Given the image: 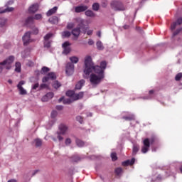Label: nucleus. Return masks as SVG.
I'll list each match as a JSON object with an SVG mask.
<instances>
[{
    "label": "nucleus",
    "instance_id": "nucleus-21",
    "mask_svg": "<svg viewBox=\"0 0 182 182\" xmlns=\"http://www.w3.org/2000/svg\"><path fill=\"white\" fill-rule=\"evenodd\" d=\"M75 22L78 24L80 28L85 25V20L80 17L75 18Z\"/></svg>",
    "mask_w": 182,
    "mask_h": 182
},
{
    "label": "nucleus",
    "instance_id": "nucleus-39",
    "mask_svg": "<svg viewBox=\"0 0 182 182\" xmlns=\"http://www.w3.org/2000/svg\"><path fill=\"white\" fill-rule=\"evenodd\" d=\"M52 36H53V34L52 33L46 34L44 36V41H49L52 38Z\"/></svg>",
    "mask_w": 182,
    "mask_h": 182
},
{
    "label": "nucleus",
    "instance_id": "nucleus-54",
    "mask_svg": "<svg viewBox=\"0 0 182 182\" xmlns=\"http://www.w3.org/2000/svg\"><path fill=\"white\" fill-rule=\"evenodd\" d=\"M48 88V85L46 84H41L40 85V90H42V89H46Z\"/></svg>",
    "mask_w": 182,
    "mask_h": 182
},
{
    "label": "nucleus",
    "instance_id": "nucleus-2",
    "mask_svg": "<svg viewBox=\"0 0 182 182\" xmlns=\"http://www.w3.org/2000/svg\"><path fill=\"white\" fill-rule=\"evenodd\" d=\"M156 140L157 139L156 136H153L151 138H146L143 140V146L141 147V151L144 154H146L147 151H149L150 149V146L156 143Z\"/></svg>",
    "mask_w": 182,
    "mask_h": 182
},
{
    "label": "nucleus",
    "instance_id": "nucleus-45",
    "mask_svg": "<svg viewBox=\"0 0 182 182\" xmlns=\"http://www.w3.org/2000/svg\"><path fill=\"white\" fill-rule=\"evenodd\" d=\"M6 19H3L1 21H0V28H4V26H5V25H6Z\"/></svg>",
    "mask_w": 182,
    "mask_h": 182
},
{
    "label": "nucleus",
    "instance_id": "nucleus-52",
    "mask_svg": "<svg viewBox=\"0 0 182 182\" xmlns=\"http://www.w3.org/2000/svg\"><path fill=\"white\" fill-rule=\"evenodd\" d=\"M72 159L73 161H79V160H80V157H79L78 156H73Z\"/></svg>",
    "mask_w": 182,
    "mask_h": 182
},
{
    "label": "nucleus",
    "instance_id": "nucleus-13",
    "mask_svg": "<svg viewBox=\"0 0 182 182\" xmlns=\"http://www.w3.org/2000/svg\"><path fill=\"white\" fill-rule=\"evenodd\" d=\"M55 96V94L53 92H48L46 94V95H44L42 98L41 100L42 102H48L50 100Z\"/></svg>",
    "mask_w": 182,
    "mask_h": 182
},
{
    "label": "nucleus",
    "instance_id": "nucleus-24",
    "mask_svg": "<svg viewBox=\"0 0 182 182\" xmlns=\"http://www.w3.org/2000/svg\"><path fill=\"white\" fill-rule=\"evenodd\" d=\"M48 21L50 23H52L53 25H55L59 22V18L58 16H53L48 19Z\"/></svg>",
    "mask_w": 182,
    "mask_h": 182
},
{
    "label": "nucleus",
    "instance_id": "nucleus-56",
    "mask_svg": "<svg viewBox=\"0 0 182 182\" xmlns=\"http://www.w3.org/2000/svg\"><path fill=\"white\" fill-rule=\"evenodd\" d=\"M38 87H39V83H36V84H34L33 86V89L34 90H36V89H38Z\"/></svg>",
    "mask_w": 182,
    "mask_h": 182
},
{
    "label": "nucleus",
    "instance_id": "nucleus-33",
    "mask_svg": "<svg viewBox=\"0 0 182 182\" xmlns=\"http://www.w3.org/2000/svg\"><path fill=\"white\" fill-rule=\"evenodd\" d=\"M122 119H124V120L132 122V120H134V116L130 115V116L123 117Z\"/></svg>",
    "mask_w": 182,
    "mask_h": 182
},
{
    "label": "nucleus",
    "instance_id": "nucleus-34",
    "mask_svg": "<svg viewBox=\"0 0 182 182\" xmlns=\"http://www.w3.org/2000/svg\"><path fill=\"white\" fill-rule=\"evenodd\" d=\"M76 144L78 146V147H83L85 146V142L80 139H77Z\"/></svg>",
    "mask_w": 182,
    "mask_h": 182
},
{
    "label": "nucleus",
    "instance_id": "nucleus-11",
    "mask_svg": "<svg viewBox=\"0 0 182 182\" xmlns=\"http://www.w3.org/2000/svg\"><path fill=\"white\" fill-rule=\"evenodd\" d=\"M88 8L87 6H78L75 8V12H76V14H80V12L87 11Z\"/></svg>",
    "mask_w": 182,
    "mask_h": 182
},
{
    "label": "nucleus",
    "instance_id": "nucleus-29",
    "mask_svg": "<svg viewBox=\"0 0 182 182\" xmlns=\"http://www.w3.org/2000/svg\"><path fill=\"white\" fill-rule=\"evenodd\" d=\"M96 46L98 50H103L105 49V47H103V43H102L101 41H97Z\"/></svg>",
    "mask_w": 182,
    "mask_h": 182
},
{
    "label": "nucleus",
    "instance_id": "nucleus-62",
    "mask_svg": "<svg viewBox=\"0 0 182 182\" xmlns=\"http://www.w3.org/2000/svg\"><path fill=\"white\" fill-rule=\"evenodd\" d=\"M97 36H98L99 38H100V37L102 36V33H101L100 31H98V32L97 33Z\"/></svg>",
    "mask_w": 182,
    "mask_h": 182
},
{
    "label": "nucleus",
    "instance_id": "nucleus-35",
    "mask_svg": "<svg viewBox=\"0 0 182 182\" xmlns=\"http://www.w3.org/2000/svg\"><path fill=\"white\" fill-rule=\"evenodd\" d=\"M49 70H50V69H49V68L43 67L42 69H41V74L45 75L46 73H48V72H49Z\"/></svg>",
    "mask_w": 182,
    "mask_h": 182
},
{
    "label": "nucleus",
    "instance_id": "nucleus-46",
    "mask_svg": "<svg viewBox=\"0 0 182 182\" xmlns=\"http://www.w3.org/2000/svg\"><path fill=\"white\" fill-rule=\"evenodd\" d=\"M65 144L66 146H70V144H72V139H70V138H67L65 139Z\"/></svg>",
    "mask_w": 182,
    "mask_h": 182
},
{
    "label": "nucleus",
    "instance_id": "nucleus-48",
    "mask_svg": "<svg viewBox=\"0 0 182 182\" xmlns=\"http://www.w3.org/2000/svg\"><path fill=\"white\" fill-rule=\"evenodd\" d=\"M181 31H182V28H178L175 32H173V36H177V35H178V33H180Z\"/></svg>",
    "mask_w": 182,
    "mask_h": 182
},
{
    "label": "nucleus",
    "instance_id": "nucleus-40",
    "mask_svg": "<svg viewBox=\"0 0 182 182\" xmlns=\"http://www.w3.org/2000/svg\"><path fill=\"white\" fill-rule=\"evenodd\" d=\"M107 66V63H106V61H102L100 63V68H102V70H105Z\"/></svg>",
    "mask_w": 182,
    "mask_h": 182
},
{
    "label": "nucleus",
    "instance_id": "nucleus-37",
    "mask_svg": "<svg viewBox=\"0 0 182 182\" xmlns=\"http://www.w3.org/2000/svg\"><path fill=\"white\" fill-rule=\"evenodd\" d=\"M99 8H100V6L99 5L98 3H94L92 4V9H93V11H99Z\"/></svg>",
    "mask_w": 182,
    "mask_h": 182
},
{
    "label": "nucleus",
    "instance_id": "nucleus-19",
    "mask_svg": "<svg viewBox=\"0 0 182 182\" xmlns=\"http://www.w3.org/2000/svg\"><path fill=\"white\" fill-rule=\"evenodd\" d=\"M85 83H86V81H85V80H80L76 84L75 89L77 90H80V89H82V87H83V86H85Z\"/></svg>",
    "mask_w": 182,
    "mask_h": 182
},
{
    "label": "nucleus",
    "instance_id": "nucleus-41",
    "mask_svg": "<svg viewBox=\"0 0 182 182\" xmlns=\"http://www.w3.org/2000/svg\"><path fill=\"white\" fill-rule=\"evenodd\" d=\"M14 9L13 7H7L4 10H3V11H1V13L5 14L6 12H12V11H14Z\"/></svg>",
    "mask_w": 182,
    "mask_h": 182
},
{
    "label": "nucleus",
    "instance_id": "nucleus-26",
    "mask_svg": "<svg viewBox=\"0 0 182 182\" xmlns=\"http://www.w3.org/2000/svg\"><path fill=\"white\" fill-rule=\"evenodd\" d=\"M15 72H17V73H21V65L20 62H16L15 64Z\"/></svg>",
    "mask_w": 182,
    "mask_h": 182
},
{
    "label": "nucleus",
    "instance_id": "nucleus-22",
    "mask_svg": "<svg viewBox=\"0 0 182 182\" xmlns=\"http://www.w3.org/2000/svg\"><path fill=\"white\" fill-rule=\"evenodd\" d=\"M85 93L83 92H80L77 94H75L73 95L74 100H79L80 99H82Z\"/></svg>",
    "mask_w": 182,
    "mask_h": 182
},
{
    "label": "nucleus",
    "instance_id": "nucleus-49",
    "mask_svg": "<svg viewBox=\"0 0 182 182\" xmlns=\"http://www.w3.org/2000/svg\"><path fill=\"white\" fill-rule=\"evenodd\" d=\"M75 27V23H68L67 25V29H73Z\"/></svg>",
    "mask_w": 182,
    "mask_h": 182
},
{
    "label": "nucleus",
    "instance_id": "nucleus-31",
    "mask_svg": "<svg viewBox=\"0 0 182 182\" xmlns=\"http://www.w3.org/2000/svg\"><path fill=\"white\" fill-rule=\"evenodd\" d=\"M63 35V38H70V36L72 35V33H70V31H63L62 33Z\"/></svg>",
    "mask_w": 182,
    "mask_h": 182
},
{
    "label": "nucleus",
    "instance_id": "nucleus-57",
    "mask_svg": "<svg viewBox=\"0 0 182 182\" xmlns=\"http://www.w3.org/2000/svg\"><path fill=\"white\" fill-rule=\"evenodd\" d=\"M87 35H88L89 36H90L91 35H93V30H88L87 31Z\"/></svg>",
    "mask_w": 182,
    "mask_h": 182
},
{
    "label": "nucleus",
    "instance_id": "nucleus-53",
    "mask_svg": "<svg viewBox=\"0 0 182 182\" xmlns=\"http://www.w3.org/2000/svg\"><path fill=\"white\" fill-rule=\"evenodd\" d=\"M58 134V136L57 138L58 139L59 141H62V140H63V136H60V132H57Z\"/></svg>",
    "mask_w": 182,
    "mask_h": 182
},
{
    "label": "nucleus",
    "instance_id": "nucleus-7",
    "mask_svg": "<svg viewBox=\"0 0 182 182\" xmlns=\"http://www.w3.org/2000/svg\"><path fill=\"white\" fill-rule=\"evenodd\" d=\"M56 79V74L55 73H49L47 76H45L42 79L43 83H46L48 80H55Z\"/></svg>",
    "mask_w": 182,
    "mask_h": 182
},
{
    "label": "nucleus",
    "instance_id": "nucleus-50",
    "mask_svg": "<svg viewBox=\"0 0 182 182\" xmlns=\"http://www.w3.org/2000/svg\"><path fill=\"white\" fill-rule=\"evenodd\" d=\"M76 120L79 122V123H80L81 124L82 123H83V117H82V116H77L76 117Z\"/></svg>",
    "mask_w": 182,
    "mask_h": 182
},
{
    "label": "nucleus",
    "instance_id": "nucleus-63",
    "mask_svg": "<svg viewBox=\"0 0 182 182\" xmlns=\"http://www.w3.org/2000/svg\"><path fill=\"white\" fill-rule=\"evenodd\" d=\"M129 28H130V26L129 25L124 26V29H129Z\"/></svg>",
    "mask_w": 182,
    "mask_h": 182
},
{
    "label": "nucleus",
    "instance_id": "nucleus-59",
    "mask_svg": "<svg viewBox=\"0 0 182 182\" xmlns=\"http://www.w3.org/2000/svg\"><path fill=\"white\" fill-rule=\"evenodd\" d=\"M57 110H62L63 109V106L62 105H58L56 106Z\"/></svg>",
    "mask_w": 182,
    "mask_h": 182
},
{
    "label": "nucleus",
    "instance_id": "nucleus-4",
    "mask_svg": "<svg viewBox=\"0 0 182 182\" xmlns=\"http://www.w3.org/2000/svg\"><path fill=\"white\" fill-rule=\"evenodd\" d=\"M111 6L114 11H125L126 7L122 1H114L111 4Z\"/></svg>",
    "mask_w": 182,
    "mask_h": 182
},
{
    "label": "nucleus",
    "instance_id": "nucleus-58",
    "mask_svg": "<svg viewBox=\"0 0 182 182\" xmlns=\"http://www.w3.org/2000/svg\"><path fill=\"white\" fill-rule=\"evenodd\" d=\"M102 8H106L107 6V1H103L102 3Z\"/></svg>",
    "mask_w": 182,
    "mask_h": 182
},
{
    "label": "nucleus",
    "instance_id": "nucleus-44",
    "mask_svg": "<svg viewBox=\"0 0 182 182\" xmlns=\"http://www.w3.org/2000/svg\"><path fill=\"white\" fill-rule=\"evenodd\" d=\"M111 157H112V161H116V160H117V155L114 152L111 154Z\"/></svg>",
    "mask_w": 182,
    "mask_h": 182
},
{
    "label": "nucleus",
    "instance_id": "nucleus-23",
    "mask_svg": "<svg viewBox=\"0 0 182 182\" xmlns=\"http://www.w3.org/2000/svg\"><path fill=\"white\" fill-rule=\"evenodd\" d=\"M56 11H58V6H54L53 9H50L46 15L47 16H52V15H53V14H56Z\"/></svg>",
    "mask_w": 182,
    "mask_h": 182
},
{
    "label": "nucleus",
    "instance_id": "nucleus-5",
    "mask_svg": "<svg viewBox=\"0 0 182 182\" xmlns=\"http://www.w3.org/2000/svg\"><path fill=\"white\" fill-rule=\"evenodd\" d=\"M75 72V65L72 63H68L65 65V73L68 76H72V74Z\"/></svg>",
    "mask_w": 182,
    "mask_h": 182
},
{
    "label": "nucleus",
    "instance_id": "nucleus-51",
    "mask_svg": "<svg viewBox=\"0 0 182 182\" xmlns=\"http://www.w3.org/2000/svg\"><path fill=\"white\" fill-rule=\"evenodd\" d=\"M56 116H58V112L52 111V112H51L52 119H55V117H56Z\"/></svg>",
    "mask_w": 182,
    "mask_h": 182
},
{
    "label": "nucleus",
    "instance_id": "nucleus-47",
    "mask_svg": "<svg viewBox=\"0 0 182 182\" xmlns=\"http://www.w3.org/2000/svg\"><path fill=\"white\" fill-rule=\"evenodd\" d=\"M44 48H50V41H45V42H44Z\"/></svg>",
    "mask_w": 182,
    "mask_h": 182
},
{
    "label": "nucleus",
    "instance_id": "nucleus-12",
    "mask_svg": "<svg viewBox=\"0 0 182 182\" xmlns=\"http://www.w3.org/2000/svg\"><path fill=\"white\" fill-rule=\"evenodd\" d=\"M33 23H35L33 16H28L24 21L25 26H31V25H33Z\"/></svg>",
    "mask_w": 182,
    "mask_h": 182
},
{
    "label": "nucleus",
    "instance_id": "nucleus-17",
    "mask_svg": "<svg viewBox=\"0 0 182 182\" xmlns=\"http://www.w3.org/2000/svg\"><path fill=\"white\" fill-rule=\"evenodd\" d=\"M134 161H136V159L132 158V160H127L122 162V166H124V167H127V166H133L134 164Z\"/></svg>",
    "mask_w": 182,
    "mask_h": 182
},
{
    "label": "nucleus",
    "instance_id": "nucleus-1",
    "mask_svg": "<svg viewBox=\"0 0 182 182\" xmlns=\"http://www.w3.org/2000/svg\"><path fill=\"white\" fill-rule=\"evenodd\" d=\"M92 72H95L97 75H102V76H105V70L99 65L95 66L93 61H92V57L88 55L86 56L85 59L84 73L89 75Z\"/></svg>",
    "mask_w": 182,
    "mask_h": 182
},
{
    "label": "nucleus",
    "instance_id": "nucleus-25",
    "mask_svg": "<svg viewBox=\"0 0 182 182\" xmlns=\"http://www.w3.org/2000/svg\"><path fill=\"white\" fill-rule=\"evenodd\" d=\"M85 15L90 18H95L96 16V14L91 10H87L85 11Z\"/></svg>",
    "mask_w": 182,
    "mask_h": 182
},
{
    "label": "nucleus",
    "instance_id": "nucleus-28",
    "mask_svg": "<svg viewBox=\"0 0 182 182\" xmlns=\"http://www.w3.org/2000/svg\"><path fill=\"white\" fill-rule=\"evenodd\" d=\"M139 149L140 148L139 147L138 145H134L133 149H132V154L134 156H136L137 154V152L139 151Z\"/></svg>",
    "mask_w": 182,
    "mask_h": 182
},
{
    "label": "nucleus",
    "instance_id": "nucleus-15",
    "mask_svg": "<svg viewBox=\"0 0 182 182\" xmlns=\"http://www.w3.org/2000/svg\"><path fill=\"white\" fill-rule=\"evenodd\" d=\"M68 129L69 128L68 127V126L65 125L64 124H61L59 126L60 134H66V132H68Z\"/></svg>",
    "mask_w": 182,
    "mask_h": 182
},
{
    "label": "nucleus",
    "instance_id": "nucleus-16",
    "mask_svg": "<svg viewBox=\"0 0 182 182\" xmlns=\"http://www.w3.org/2000/svg\"><path fill=\"white\" fill-rule=\"evenodd\" d=\"M182 24V18H179L177 19L176 22H173L171 26V31H174L176 28L177 27V25H181Z\"/></svg>",
    "mask_w": 182,
    "mask_h": 182
},
{
    "label": "nucleus",
    "instance_id": "nucleus-61",
    "mask_svg": "<svg viewBox=\"0 0 182 182\" xmlns=\"http://www.w3.org/2000/svg\"><path fill=\"white\" fill-rule=\"evenodd\" d=\"M149 96H151V95H154V90H149Z\"/></svg>",
    "mask_w": 182,
    "mask_h": 182
},
{
    "label": "nucleus",
    "instance_id": "nucleus-10",
    "mask_svg": "<svg viewBox=\"0 0 182 182\" xmlns=\"http://www.w3.org/2000/svg\"><path fill=\"white\" fill-rule=\"evenodd\" d=\"M14 60H15V57L14 55L9 56L7 59L4 60L3 62L0 63L1 66H5V65H11Z\"/></svg>",
    "mask_w": 182,
    "mask_h": 182
},
{
    "label": "nucleus",
    "instance_id": "nucleus-36",
    "mask_svg": "<svg viewBox=\"0 0 182 182\" xmlns=\"http://www.w3.org/2000/svg\"><path fill=\"white\" fill-rule=\"evenodd\" d=\"M66 96H68V97H73V96H75V91H72V90L67 91Z\"/></svg>",
    "mask_w": 182,
    "mask_h": 182
},
{
    "label": "nucleus",
    "instance_id": "nucleus-9",
    "mask_svg": "<svg viewBox=\"0 0 182 182\" xmlns=\"http://www.w3.org/2000/svg\"><path fill=\"white\" fill-rule=\"evenodd\" d=\"M69 46H70V43H69L68 41H65L63 43V48L64 49L63 53L64 55H68V53H70V50H72Z\"/></svg>",
    "mask_w": 182,
    "mask_h": 182
},
{
    "label": "nucleus",
    "instance_id": "nucleus-64",
    "mask_svg": "<svg viewBox=\"0 0 182 182\" xmlns=\"http://www.w3.org/2000/svg\"><path fill=\"white\" fill-rule=\"evenodd\" d=\"M8 182H16V180H15V179H11V180L8 181Z\"/></svg>",
    "mask_w": 182,
    "mask_h": 182
},
{
    "label": "nucleus",
    "instance_id": "nucleus-14",
    "mask_svg": "<svg viewBox=\"0 0 182 182\" xmlns=\"http://www.w3.org/2000/svg\"><path fill=\"white\" fill-rule=\"evenodd\" d=\"M38 9H39V5L38 4H33L28 9L29 14H35V12H38Z\"/></svg>",
    "mask_w": 182,
    "mask_h": 182
},
{
    "label": "nucleus",
    "instance_id": "nucleus-20",
    "mask_svg": "<svg viewBox=\"0 0 182 182\" xmlns=\"http://www.w3.org/2000/svg\"><path fill=\"white\" fill-rule=\"evenodd\" d=\"M72 35L75 36V38H79V36L80 35V27H77L72 31Z\"/></svg>",
    "mask_w": 182,
    "mask_h": 182
},
{
    "label": "nucleus",
    "instance_id": "nucleus-3",
    "mask_svg": "<svg viewBox=\"0 0 182 182\" xmlns=\"http://www.w3.org/2000/svg\"><path fill=\"white\" fill-rule=\"evenodd\" d=\"M105 79V75H96V74H91L90 76V82L92 86H97L102 82V80Z\"/></svg>",
    "mask_w": 182,
    "mask_h": 182
},
{
    "label": "nucleus",
    "instance_id": "nucleus-27",
    "mask_svg": "<svg viewBox=\"0 0 182 182\" xmlns=\"http://www.w3.org/2000/svg\"><path fill=\"white\" fill-rule=\"evenodd\" d=\"M34 143L36 147H41V146H42V140L41 139H34Z\"/></svg>",
    "mask_w": 182,
    "mask_h": 182
},
{
    "label": "nucleus",
    "instance_id": "nucleus-8",
    "mask_svg": "<svg viewBox=\"0 0 182 182\" xmlns=\"http://www.w3.org/2000/svg\"><path fill=\"white\" fill-rule=\"evenodd\" d=\"M23 42L25 46H28V45L31 43V32L28 31L24 34L23 36Z\"/></svg>",
    "mask_w": 182,
    "mask_h": 182
},
{
    "label": "nucleus",
    "instance_id": "nucleus-38",
    "mask_svg": "<svg viewBox=\"0 0 182 182\" xmlns=\"http://www.w3.org/2000/svg\"><path fill=\"white\" fill-rule=\"evenodd\" d=\"M123 173V169L122 168H117L115 169V174L117 176H120Z\"/></svg>",
    "mask_w": 182,
    "mask_h": 182
},
{
    "label": "nucleus",
    "instance_id": "nucleus-32",
    "mask_svg": "<svg viewBox=\"0 0 182 182\" xmlns=\"http://www.w3.org/2000/svg\"><path fill=\"white\" fill-rule=\"evenodd\" d=\"M60 86H62V85H60V82L58 81H54L53 83V87H54V89H59Z\"/></svg>",
    "mask_w": 182,
    "mask_h": 182
},
{
    "label": "nucleus",
    "instance_id": "nucleus-60",
    "mask_svg": "<svg viewBox=\"0 0 182 182\" xmlns=\"http://www.w3.org/2000/svg\"><path fill=\"white\" fill-rule=\"evenodd\" d=\"M94 43H95V42L93 41V40L89 39V41H88V45L92 46V45H93Z\"/></svg>",
    "mask_w": 182,
    "mask_h": 182
},
{
    "label": "nucleus",
    "instance_id": "nucleus-55",
    "mask_svg": "<svg viewBox=\"0 0 182 182\" xmlns=\"http://www.w3.org/2000/svg\"><path fill=\"white\" fill-rule=\"evenodd\" d=\"M33 33L34 35H38V33H39V29H38V28H34L33 29Z\"/></svg>",
    "mask_w": 182,
    "mask_h": 182
},
{
    "label": "nucleus",
    "instance_id": "nucleus-30",
    "mask_svg": "<svg viewBox=\"0 0 182 182\" xmlns=\"http://www.w3.org/2000/svg\"><path fill=\"white\" fill-rule=\"evenodd\" d=\"M70 60L73 65V63H77V62H79V58L76 56H73L70 58Z\"/></svg>",
    "mask_w": 182,
    "mask_h": 182
},
{
    "label": "nucleus",
    "instance_id": "nucleus-43",
    "mask_svg": "<svg viewBox=\"0 0 182 182\" xmlns=\"http://www.w3.org/2000/svg\"><path fill=\"white\" fill-rule=\"evenodd\" d=\"M42 18V14H37L33 16V20L35 21V19L36 21H39V19H41Z\"/></svg>",
    "mask_w": 182,
    "mask_h": 182
},
{
    "label": "nucleus",
    "instance_id": "nucleus-6",
    "mask_svg": "<svg viewBox=\"0 0 182 182\" xmlns=\"http://www.w3.org/2000/svg\"><path fill=\"white\" fill-rule=\"evenodd\" d=\"M23 85H25V81L21 80L18 82L17 85V88L19 90V95H21L22 96H25V95H28V92H26V90L23 88Z\"/></svg>",
    "mask_w": 182,
    "mask_h": 182
},
{
    "label": "nucleus",
    "instance_id": "nucleus-18",
    "mask_svg": "<svg viewBox=\"0 0 182 182\" xmlns=\"http://www.w3.org/2000/svg\"><path fill=\"white\" fill-rule=\"evenodd\" d=\"M61 102H63L64 105H70V103H72V100L70 98L65 99L64 97H62L58 100V103H60Z\"/></svg>",
    "mask_w": 182,
    "mask_h": 182
},
{
    "label": "nucleus",
    "instance_id": "nucleus-42",
    "mask_svg": "<svg viewBox=\"0 0 182 182\" xmlns=\"http://www.w3.org/2000/svg\"><path fill=\"white\" fill-rule=\"evenodd\" d=\"M181 77H182V73H178L176 77H175V80L178 82L179 80H181Z\"/></svg>",
    "mask_w": 182,
    "mask_h": 182
}]
</instances>
